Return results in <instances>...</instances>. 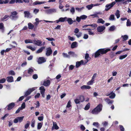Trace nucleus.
I'll use <instances>...</instances> for the list:
<instances>
[{
  "instance_id": "obj_1",
  "label": "nucleus",
  "mask_w": 131,
  "mask_h": 131,
  "mask_svg": "<svg viewBox=\"0 0 131 131\" xmlns=\"http://www.w3.org/2000/svg\"><path fill=\"white\" fill-rule=\"evenodd\" d=\"M111 50V49L108 48L100 49L95 53L94 57L95 58L98 57L101 54L103 55L105 54Z\"/></svg>"
},
{
  "instance_id": "obj_2",
  "label": "nucleus",
  "mask_w": 131,
  "mask_h": 131,
  "mask_svg": "<svg viewBox=\"0 0 131 131\" xmlns=\"http://www.w3.org/2000/svg\"><path fill=\"white\" fill-rule=\"evenodd\" d=\"M102 105L101 104H100L92 110L91 113L93 114H97L102 110Z\"/></svg>"
},
{
  "instance_id": "obj_3",
  "label": "nucleus",
  "mask_w": 131,
  "mask_h": 131,
  "mask_svg": "<svg viewBox=\"0 0 131 131\" xmlns=\"http://www.w3.org/2000/svg\"><path fill=\"white\" fill-rule=\"evenodd\" d=\"M15 106V103L12 102L8 105L7 106L6 108L8 110H9L13 109Z\"/></svg>"
},
{
  "instance_id": "obj_4",
  "label": "nucleus",
  "mask_w": 131,
  "mask_h": 131,
  "mask_svg": "<svg viewBox=\"0 0 131 131\" xmlns=\"http://www.w3.org/2000/svg\"><path fill=\"white\" fill-rule=\"evenodd\" d=\"M46 55L47 56H50L52 53V50L50 47H49L46 48Z\"/></svg>"
},
{
  "instance_id": "obj_5",
  "label": "nucleus",
  "mask_w": 131,
  "mask_h": 131,
  "mask_svg": "<svg viewBox=\"0 0 131 131\" xmlns=\"http://www.w3.org/2000/svg\"><path fill=\"white\" fill-rule=\"evenodd\" d=\"M11 13V15L9 17L10 18L13 19L17 17L16 15H17V13L16 11H14L12 12Z\"/></svg>"
},
{
  "instance_id": "obj_6",
  "label": "nucleus",
  "mask_w": 131,
  "mask_h": 131,
  "mask_svg": "<svg viewBox=\"0 0 131 131\" xmlns=\"http://www.w3.org/2000/svg\"><path fill=\"white\" fill-rule=\"evenodd\" d=\"M45 58L43 57H39L38 60V62L39 64H41L46 61Z\"/></svg>"
},
{
  "instance_id": "obj_7",
  "label": "nucleus",
  "mask_w": 131,
  "mask_h": 131,
  "mask_svg": "<svg viewBox=\"0 0 131 131\" xmlns=\"http://www.w3.org/2000/svg\"><path fill=\"white\" fill-rule=\"evenodd\" d=\"M105 27L104 26H99L97 28V31L99 32H102L105 29Z\"/></svg>"
},
{
  "instance_id": "obj_8",
  "label": "nucleus",
  "mask_w": 131,
  "mask_h": 131,
  "mask_svg": "<svg viewBox=\"0 0 131 131\" xmlns=\"http://www.w3.org/2000/svg\"><path fill=\"white\" fill-rule=\"evenodd\" d=\"M56 12V10L54 9H51L46 10V13L47 14H50Z\"/></svg>"
},
{
  "instance_id": "obj_9",
  "label": "nucleus",
  "mask_w": 131,
  "mask_h": 131,
  "mask_svg": "<svg viewBox=\"0 0 131 131\" xmlns=\"http://www.w3.org/2000/svg\"><path fill=\"white\" fill-rule=\"evenodd\" d=\"M33 42L35 45H37L38 46H41L42 45V42L41 40H33Z\"/></svg>"
},
{
  "instance_id": "obj_10",
  "label": "nucleus",
  "mask_w": 131,
  "mask_h": 131,
  "mask_svg": "<svg viewBox=\"0 0 131 131\" xmlns=\"http://www.w3.org/2000/svg\"><path fill=\"white\" fill-rule=\"evenodd\" d=\"M116 3L115 2H113L110 4H107L105 6L106 8H108L110 9L113 7V6Z\"/></svg>"
},
{
  "instance_id": "obj_11",
  "label": "nucleus",
  "mask_w": 131,
  "mask_h": 131,
  "mask_svg": "<svg viewBox=\"0 0 131 131\" xmlns=\"http://www.w3.org/2000/svg\"><path fill=\"white\" fill-rule=\"evenodd\" d=\"M84 62L83 60H81L80 61H77L76 62V66L77 68H78L79 67L81 64L85 65L84 64Z\"/></svg>"
},
{
  "instance_id": "obj_12",
  "label": "nucleus",
  "mask_w": 131,
  "mask_h": 131,
  "mask_svg": "<svg viewBox=\"0 0 131 131\" xmlns=\"http://www.w3.org/2000/svg\"><path fill=\"white\" fill-rule=\"evenodd\" d=\"M85 58L86 61H85L84 64H86L90 59V58L89 57V54L88 53H86L85 54Z\"/></svg>"
},
{
  "instance_id": "obj_13",
  "label": "nucleus",
  "mask_w": 131,
  "mask_h": 131,
  "mask_svg": "<svg viewBox=\"0 0 131 131\" xmlns=\"http://www.w3.org/2000/svg\"><path fill=\"white\" fill-rule=\"evenodd\" d=\"M0 29L1 31L3 33L5 31V27L4 25L2 23H0Z\"/></svg>"
},
{
  "instance_id": "obj_14",
  "label": "nucleus",
  "mask_w": 131,
  "mask_h": 131,
  "mask_svg": "<svg viewBox=\"0 0 131 131\" xmlns=\"http://www.w3.org/2000/svg\"><path fill=\"white\" fill-rule=\"evenodd\" d=\"M79 100V101L81 102H83L84 101V97L83 95H80L78 96Z\"/></svg>"
},
{
  "instance_id": "obj_15",
  "label": "nucleus",
  "mask_w": 131,
  "mask_h": 131,
  "mask_svg": "<svg viewBox=\"0 0 131 131\" xmlns=\"http://www.w3.org/2000/svg\"><path fill=\"white\" fill-rule=\"evenodd\" d=\"M68 23L69 25H71L72 24L73 22H75L76 21L75 20H72V19L71 18H68V19H67V20Z\"/></svg>"
},
{
  "instance_id": "obj_16",
  "label": "nucleus",
  "mask_w": 131,
  "mask_h": 131,
  "mask_svg": "<svg viewBox=\"0 0 131 131\" xmlns=\"http://www.w3.org/2000/svg\"><path fill=\"white\" fill-rule=\"evenodd\" d=\"M50 81L49 80L43 82V85L46 86H49L50 84Z\"/></svg>"
},
{
  "instance_id": "obj_17",
  "label": "nucleus",
  "mask_w": 131,
  "mask_h": 131,
  "mask_svg": "<svg viewBox=\"0 0 131 131\" xmlns=\"http://www.w3.org/2000/svg\"><path fill=\"white\" fill-rule=\"evenodd\" d=\"M6 79L7 81L8 82H11L14 81L13 78L12 76L8 77Z\"/></svg>"
},
{
  "instance_id": "obj_18",
  "label": "nucleus",
  "mask_w": 131,
  "mask_h": 131,
  "mask_svg": "<svg viewBox=\"0 0 131 131\" xmlns=\"http://www.w3.org/2000/svg\"><path fill=\"white\" fill-rule=\"evenodd\" d=\"M46 3V2L45 1L39 2L38 1H36L33 3V4L34 5H37V4H45Z\"/></svg>"
},
{
  "instance_id": "obj_19",
  "label": "nucleus",
  "mask_w": 131,
  "mask_h": 131,
  "mask_svg": "<svg viewBox=\"0 0 131 131\" xmlns=\"http://www.w3.org/2000/svg\"><path fill=\"white\" fill-rule=\"evenodd\" d=\"M91 88V87L90 86L84 85L82 86L81 88V89L83 90L85 89H90Z\"/></svg>"
},
{
  "instance_id": "obj_20",
  "label": "nucleus",
  "mask_w": 131,
  "mask_h": 131,
  "mask_svg": "<svg viewBox=\"0 0 131 131\" xmlns=\"http://www.w3.org/2000/svg\"><path fill=\"white\" fill-rule=\"evenodd\" d=\"M45 47L43 46L40 47L39 49H38L36 51V53H38L41 52L43 51V49H45Z\"/></svg>"
},
{
  "instance_id": "obj_21",
  "label": "nucleus",
  "mask_w": 131,
  "mask_h": 131,
  "mask_svg": "<svg viewBox=\"0 0 131 131\" xmlns=\"http://www.w3.org/2000/svg\"><path fill=\"white\" fill-rule=\"evenodd\" d=\"M77 43L76 41L73 42L71 45V48L73 49L77 47Z\"/></svg>"
},
{
  "instance_id": "obj_22",
  "label": "nucleus",
  "mask_w": 131,
  "mask_h": 131,
  "mask_svg": "<svg viewBox=\"0 0 131 131\" xmlns=\"http://www.w3.org/2000/svg\"><path fill=\"white\" fill-rule=\"evenodd\" d=\"M68 54L70 55L72 57L76 56L77 55L75 54L74 52L72 51H70L68 52Z\"/></svg>"
},
{
  "instance_id": "obj_23",
  "label": "nucleus",
  "mask_w": 131,
  "mask_h": 131,
  "mask_svg": "<svg viewBox=\"0 0 131 131\" xmlns=\"http://www.w3.org/2000/svg\"><path fill=\"white\" fill-rule=\"evenodd\" d=\"M110 94L111 95L109 96V98L111 99H113L114 98L115 96V94L114 93H113V92H111L110 94H109L110 95Z\"/></svg>"
},
{
  "instance_id": "obj_24",
  "label": "nucleus",
  "mask_w": 131,
  "mask_h": 131,
  "mask_svg": "<svg viewBox=\"0 0 131 131\" xmlns=\"http://www.w3.org/2000/svg\"><path fill=\"white\" fill-rule=\"evenodd\" d=\"M28 28L29 29H32L34 27V26L30 23H28Z\"/></svg>"
},
{
  "instance_id": "obj_25",
  "label": "nucleus",
  "mask_w": 131,
  "mask_h": 131,
  "mask_svg": "<svg viewBox=\"0 0 131 131\" xmlns=\"http://www.w3.org/2000/svg\"><path fill=\"white\" fill-rule=\"evenodd\" d=\"M67 19V18L66 17L64 18L61 17L59 18V21L61 22H63L64 21H66Z\"/></svg>"
},
{
  "instance_id": "obj_26",
  "label": "nucleus",
  "mask_w": 131,
  "mask_h": 131,
  "mask_svg": "<svg viewBox=\"0 0 131 131\" xmlns=\"http://www.w3.org/2000/svg\"><path fill=\"white\" fill-rule=\"evenodd\" d=\"M97 22L98 23L104 24L105 22V21L102 18H99L97 20Z\"/></svg>"
},
{
  "instance_id": "obj_27",
  "label": "nucleus",
  "mask_w": 131,
  "mask_h": 131,
  "mask_svg": "<svg viewBox=\"0 0 131 131\" xmlns=\"http://www.w3.org/2000/svg\"><path fill=\"white\" fill-rule=\"evenodd\" d=\"M39 90H40V93L45 92V89L43 86H42L39 88Z\"/></svg>"
},
{
  "instance_id": "obj_28",
  "label": "nucleus",
  "mask_w": 131,
  "mask_h": 131,
  "mask_svg": "<svg viewBox=\"0 0 131 131\" xmlns=\"http://www.w3.org/2000/svg\"><path fill=\"white\" fill-rule=\"evenodd\" d=\"M115 15L116 16L117 18H118L120 16V15L119 14V12L118 10H117L115 13Z\"/></svg>"
},
{
  "instance_id": "obj_29",
  "label": "nucleus",
  "mask_w": 131,
  "mask_h": 131,
  "mask_svg": "<svg viewBox=\"0 0 131 131\" xmlns=\"http://www.w3.org/2000/svg\"><path fill=\"white\" fill-rule=\"evenodd\" d=\"M115 27L113 25L110 27L109 30L110 31H113L115 29Z\"/></svg>"
},
{
  "instance_id": "obj_30",
  "label": "nucleus",
  "mask_w": 131,
  "mask_h": 131,
  "mask_svg": "<svg viewBox=\"0 0 131 131\" xmlns=\"http://www.w3.org/2000/svg\"><path fill=\"white\" fill-rule=\"evenodd\" d=\"M62 55L64 58H70V56L69 55H68L67 53H62Z\"/></svg>"
},
{
  "instance_id": "obj_31",
  "label": "nucleus",
  "mask_w": 131,
  "mask_h": 131,
  "mask_svg": "<svg viewBox=\"0 0 131 131\" xmlns=\"http://www.w3.org/2000/svg\"><path fill=\"white\" fill-rule=\"evenodd\" d=\"M127 55L128 54H127L121 56L119 57V59L120 60H122L126 57Z\"/></svg>"
},
{
  "instance_id": "obj_32",
  "label": "nucleus",
  "mask_w": 131,
  "mask_h": 131,
  "mask_svg": "<svg viewBox=\"0 0 131 131\" xmlns=\"http://www.w3.org/2000/svg\"><path fill=\"white\" fill-rule=\"evenodd\" d=\"M115 53L113 51L111 52L109 54L111 58H113L115 56Z\"/></svg>"
},
{
  "instance_id": "obj_33",
  "label": "nucleus",
  "mask_w": 131,
  "mask_h": 131,
  "mask_svg": "<svg viewBox=\"0 0 131 131\" xmlns=\"http://www.w3.org/2000/svg\"><path fill=\"white\" fill-rule=\"evenodd\" d=\"M24 13L25 17L27 16L28 17L30 15V13L28 11H25Z\"/></svg>"
},
{
  "instance_id": "obj_34",
  "label": "nucleus",
  "mask_w": 131,
  "mask_h": 131,
  "mask_svg": "<svg viewBox=\"0 0 131 131\" xmlns=\"http://www.w3.org/2000/svg\"><path fill=\"white\" fill-rule=\"evenodd\" d=\"M122 37L123 38V41L126 40L128 38V36L126 35L122 36Z\"/></svg>"
},
{
  "instance_id": "obj_35",
  "label": "nucleus",
  "mask_w": 131,
  "mask_h": 131,
  "mask_svg": "<svg viewBox=\"0 0 131 131\" xmlns=\"http://www.w3.org/2000/svg\"><path fill=\"white\" fill-rule=\"evenodd\" d=\"M108 103V104H112L113 101L112 100H111L110 99L108 98L106 99L105 100Z\"/></svg>"
},
{
  "instance_id": "obj_36",
  "label": "nucleus",
  "mask_w": 131,
  "mask_h": 131,
  "mask_svg": "<svg viewBox=\"0 0 131 131\" xmlns=\"http://www.w3.org/2000/svg\"><path fill=\"white\" fill-rule=\"evenodd\" d=\"M109 19L110 20H114V15L113 14L111 15L110 16Z\"/></svg>"
},
{
  "instance_id": "obj_37",
  "label": "nucleus",
  "mask_w": 131,
  "mask_h": 131,
  "mask_svg": "<svg viewBox=\"0 0 131 131\" xmlns=\"http://www.w3.org/2000/svg\"><path fill=\"white\" fill-rule=\"evenodd\" d=\"M90 108V103H88L85 106V108L84 110H88Z\"/></svg>"
},
{
  "instance_id": "obj_38",
  "label": "nucleus",
  "mask_w": 131,
  "mask_h": 131,
  "mask_svg": "<svg viewBox=\"0 0 131 131\" xmlns=\"http://www.w3.org/2000/svg\"><path fill=\"white\" fill-rule=\"evenodd\" d=\"M8 74L10 75H15V73L13 71L11 70L9 71Z\"/></svg>"
},
{
  "instance_id": "obj_39",
  "label": "nucleus",
  "mask_w": 131,
  "mask_h": 131,
  "mask_svg": "<svg viewBox=\"0 0 131 131\" xmlns=\"http://www.w3.org/2000/svg\"><path fill=\"white\" fill-rule=\"evenodd\" d=\"M93 6V4H91L90 5H87L86 6V7L88 9V10H90L91 9Z\"/></svg>"
},
{
  "instance_id": "obj_40",
  "label": "nucleus",
  "mask_w": 131,
  "mask_h": 131,
  "mask_svg": "<svg viewBox=\"0 0 131 131\" xmlns=\"http://www.w3.org/2000/svg\"><path fill=\"white\" fill-rule=\"evenodd\" d=\"M25 42L26 43H32L33 41L30 39H26L25 41Z\"/></svg>"
},
{
  "instance_id": "obj_41",
  "label": "nucleus",
  "mask_w": 131,
  "mask_h": 131,
  "mask_svg": "<svg viewBox=\"0 0 131 131\" xmlns=\"http://www.w3.org/2000/svg\"><path fill=\"white\" fill-rule=\"evenodd\" d=\"M131 25V22L130 21L129 19H128L127 20L126 22V26H130Z\"/></svg>"
},
{
  "instance_id": "obj_42",
  "label": "nucleus",
  "mask_w": 131,
  "mask_h": 131,
  "mask_svg": "<svg viewBox=\"0 0 131 131\" xmlns=\"http://www.w3.org/2000/svg\"><path fill=\"white\" fill-rule=\"evenodd\" d=\"M35 121L33 119L32 121V122L31 123V126L32 127H35Z\"/></svg>"
},
{
  "instance_id": "obj_43",
  "label": "nucleus",
  "mask_w": 131,
  "mask_h": 131,
  "mask_svg": "<svg viewBox=\"0 0 131 131\" xmlns=\"http://www.w3.org/2000/svg\"><path fill=\"white\" fill-rule=\"evenodd\" d=\"M30 122L29 121H27V123L25 125V128L26 129H27L29 126L30 125Z\"/></svg>"
},
{
  "instance_id": "obj_44",
  "label": "nucleus",
  "mask_w": 131,
  "mask_h": 131,
  "mask_svg": "<svg viewBox=\"0 0 131 131\" xmlns=\"http://www.w3.org/2000/svg\"><path fill=\"white\" fill-rule=\"evenodd\" d=\"M9 16L8 15H5L3 18H2L1 19V21H6V19Z\"/></svg>"
},
{
  "instance_id": "obj_45",
  "label": "nucleus",
  "mask_w": 131,
  "mask_h": 131,
  "mask_svg": "<svg viewBox=\"0 0 131 131\" xmlns=\"http://www.w3.org/2000/svg\"><path fill=\"white\" fill-rule=\"evenodd\" d=\"M24 116H21L20 117H17V118L18 119V121L20 122H21L24 118Z\"/></svg>"
},
{
  "instance_id": "obj_46",
  "label": "nucleus",
  "mask_w": 131,
  "mask_h": 131,
  "mask_svg": "<svg viewBox=\"0 0 131 131\" xmlns=\"http://www.w3.org/2000/svg\"><path fill=\"white\" fill-rule=\"evenodd\" d=\"M31 92L28 89V90L25 92V96H26L29 95L30 93Z\"/></svg>"
},
{
  "instance_id": "obj_47",
  "label": "nucleus",
  "mask_w": 131,
  "mask_h": 131,
  "mask_svg": "<svg viewBox=\"0 0 131 131\" xmlns=\"http://www.w3.org/2000/svg\"><path fill=\"white\" fill-rule=\"evenodd\" d=\"M42 126V124L41 123H39L38 124L37 129H41Z\"/></svg>"
},
{
  "instance_id": "obj_48",
  "label": "nucleus",
  "mask_w": 131,
  "mask_h": 131,
  "mask_svg": "<svg viewBox=\"0 0 131 131\" xmlns=\"http://www.w3.org/2000/svg\"><path fill=\"white\" fill-rule=\"evenodd\" d=\"M27 48L28 49H30L32 51H34L35 50L36 48H32L30 46H27Z\"/></svg>"
},
{
  "instance_id": "obj_49",
  "label": "nucleus",
  "mask_w": 131,
  "mask_h": 131,
  "mask_svg": "<svg viewBox=\"0 0 131 131\" xmlns=\"http://www.w3.org/2000/svg\"><path fill=\"white\" fill-rule=\"evenodd\" d=\"M94 80H93L92 79L91 80L89 81L87 83L88 85H90L93 84V83L94 82Z\"/></svg>"
},
{
  "instance_id": "obj_50",
  "label": "nucleus",
  "mask_w": 131,
  "mask_h": 131,
  "mask_svg": "<svg viewBox=\"0 0 131 131\" xmlns=\"http://www.w3.org/2000/svg\"><path fill=\"white\" fill-rule=\"evenodd\" d=\"M71 102L70 100H69L68 102L66 107L67 108H69L71 107Z\"/></svg>"
},
{
  "instance_id": "obj_51",
  "label": "nucleus",
  "mask_w": 131,
  "mask_h": 131,
  "mask_svg": "<svg viewBox=\"0 0 131 131\" xmlns=\"http://www.w3.org/2000/svg\"><path fill=\"white\" fill-rule=\"evenodd\" d=\"M34 72V70L32 69L29 68L28 70V73L29 74H31L32 73Z\"/></svg>"
},
{
  "instance_id": "obj_52",
  "label": "nucleus",
  "mask_w": 131,
  "mask_h": 131,
  "mask_svg": "<svg viewBox=\"0 0 131 131\" xmlns=\"http://www.w3.org/2000/svg\"><path fill=\"white\" fill-rule=\"evenodd\" d=\"M93 125L94 126H95L97 128L99 127V123L97 122H94Z\"/></svg>"
},
{
  "instance_id": "obj_53",
  "label": "nucleus",
  "mask_w": 131,
  "mask_h": 131,
  "mask_svg": "<svg viewBox=\"0 0 131 131\" xmlns=\"http://www.w3.org/2000/svg\"><path fill=\"white\" fill-rule=\"evenodd\" d=\"M74 101L76 104H79L80 102H81L80 101H79V100L78 98L75 99L74 100Z\"/></svg>"
},
{
  "instance_id": "obj_54",
  "label": "nucleus",
  "mask_w": 131,
  "mask_h": 131,
  "mask_svg": "<svg viewBox=\"0 0 131 131\" xmlns=\"http://www.w3.org/2000/svg\"><path fill=\"white\" fill-rule=\"evenodd\" d=\"M86 30V29H85ZM87 30H89L88 31L89 33L88 34L90 35H92L94 34V32L91 31V29H87Z\"/></svg>"
},
{
  "instance_id": "obj_55",
  "label": "nucleus",
  "mask_w": 131,
  "mask_h": 131,
  "mask_svg": "<svg viewBox=\"0 0 131 131\" xmlns=\"http://www.w3.org/2000/svg\"><path fill=\"white\" fill-rule=\"evenodd\" d=\"M22 109V110L25 108V102H23L22 104L21 105L20 107Z\"/></svg>"
},
{
  "instance_id": "obj_56",
  "label": "nucleus",
  "mask_w": 131,
  "mask_h": 131,
  "mask_svg": "<svg viewBox=\"0 0 131 131\" xmlns=\"http://www.w3.org/2000/svg\"><path fill=\"white\" fill-rule=\"evenodd\" d=\"M6 80L5 78H3L0 79V83H5Z\"/></svg>"
},
{
  "instance_id": "obj_57",
  "label": "nucleus",
  "mask_w": 131,
  "mask_h": 131,
  "mask_svg": "<svg viewBox=\"0 0 131 131\" xmlns=\"http://www.w3.org/2000/svg\"><path fill=\"white\" fill-rule=\"evenodd\" d=\"M81 19H84L87 18V16L85 15H83L80 16Z\"/></svg>"
},
{
  "instance_id": "obj_58",
  "label": "nucleus",
  "mask_w": 131,
  "mask_h": 131,
  "mask_svg": "<svg viewBox=\"0 0 131 131\" xmlns=\"http://www.w3.org/2000/svg\"><path fill=\"white\" fill-rule=\"evenodd\" d=\"M119 127L121 131H124V128L123 126L122 125H119Z\"/></svg>"
},
{
  "instance_id": "obj_59",
  "label": "nucleus",
  "mask_w": 131,
  "mask_h": 131,
  "mask_svg": "<svg viewBox=\"0 0 131 131\" xmlns=\"http://www.w3.org/2000/svg\"><path fill=\"white\" fill-rule=\"evenodd\" d=\"M38 78V75L36 74H34L32 75V78L34 79H37Z\"/></svg>"
},
{
  "instance_id": "obj_60",
  "label": "nucleus",
  "mask_w": 131,
  "mask_h": 131,
  "mask_svg": "<svg viewBox=\"0 0 131 131\" xmlns=\"http://www.w3.org/2000/svg\"><path fill=\"white\" fill-rule=\"evenodd\" d=\"M70 11L72 14H73L75 12L74 8L73 7H72L71 9L70 10Z\"/></svg>"
},
{
  "instance_id": "obj_61",
  "label": "nucleus",
  "mask_w": 131,
  "mask_h": 131,
  "mask_svg": "<svg viewBox=\"0 0 131 131\" xmlns=\"http://www.w3.org/2000/svg\"><path fill=\"white\" fill-rule=\"evenodd\" d=\"M82 35V33L81 32H79L78 34H76L75 35L76 36L77 38H79L81 37Z\"/></svg>"
},
{
  "instance_id": "obj_62",
  "label": "nucleus",
  "mask_w": 131,
  "mask_h": 131,
  "mask_svg": "<svg viewBox=\"0 0 131 131\" xmlns=\"http://www.w3.org/2000/svg\"><path fill=\"white\" fill-rule=\"evenodd\" d=\"M89 26H90L91 27H93L95 28L97 27V25L96 24H94L91 25H89Z\"/></svg>"
},
{
  "instance_id": "obj_63",
  "label": "nucleus",
  "mask_w": 131,
  "mask_h": 131,
  "mask_svg": "<svg viewBox=\"0 0 131 131\" xmlns=\"http://www.w3.org/2000/svg\"><path fill=\"white\" fill-rule=\"evenodd\" d=\"M80 128L81 130L82 131L84 130L85 128V127L82 125H81L80 126Z\"/></svg>"
},
{
  "instance_id": "obj_64",
  "label": "nucleus",
  "mask_w": 131,
  "mask_h": 131,
  "mask_svg": "<svg viewBox=\"0 0 131 131\" xmlns=\"http://www.w3.org/2000/svg\"><path fill=\"white\" fill-rule=\"evenodd\" d=\"M74 67V66L73 65H71L69 67V70H72L73 69Z\"/></svg>"
}]
</instances>
